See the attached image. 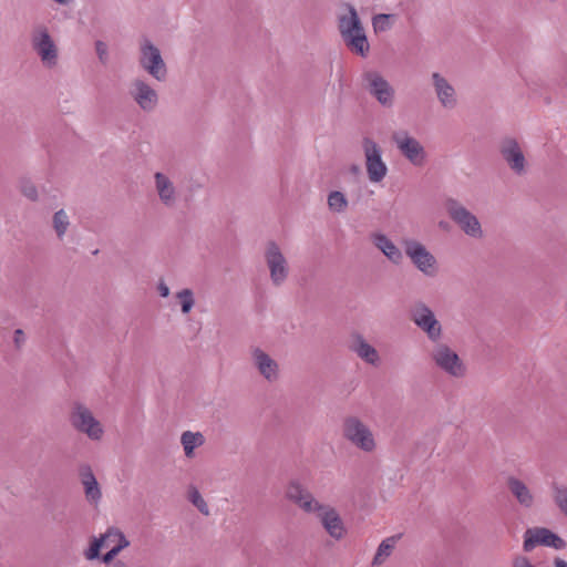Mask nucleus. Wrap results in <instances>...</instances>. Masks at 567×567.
I'll list each match as a JSON object with an SVG mask.
<instances>
[{
  "label": "nucleus",
  "instance_id": "obj_8",
  "mask_svg": "<svg viewBox=\"0 0 567 567\" xmlns=\"http://www.w3.org/2000/svg\"><path fill=\"white\" fill-rule=\"evenodd\" d=\"M403 248L414 267L426 277H435L439 264L435 256L420 241L404 239Z\"/></svg>",
  "mask_w": 567,
  "mask_h": 567
},
{
  "label": "nucleus",
  "instance_id": "obj_18",
  "mask_svg": "<svg viewBox=\"0 0 567 567\" xmlns=\"http://www.w3.org/2000/svg\"><path fill=\"white\" fill-rule=\"evenodd\" d=\"M130 96L144 112H153L158 104V94L145 80L134 79L131 83Z\"/></svg>",
  "mask_w": 567,
  "mask_h": 567
},
{
  "label": "nucleus",
  "instance_id": "obj_4",
  "mask_svg": "<svg viewBox=\"0 0 567 567\" xmlns=\"http://www.w3.org/2000/svg\"><path fill=\"white\" fill-rule=\"evenodd\" d=\"M411 321L425 333L427 339L436 343L443 337V327L433 310L424 301H415L410 308Z\"/></svg>",
  "mask_w": 567,
  "mask_h": 567
},
{
  "label": "nucleus",
  "instance_id": "obj_7",
  "mask_svg": "<svg viewBox=\"0 0 567 567\" xmlns=\"http://www.w3.org/2000/svg\"><path fill=\"white\" fill-rule=\"evenodd\" d=\"M444 207L449 217L465 235L475 239H481L483 237L484 233L478 218L458 200L447 198L444 203Z\"/></svg>",
  "mask_w": 567,
  "mask_h": 567
},
{
  "label": "nucleus",
  "instance_id": "obj_33",
  "mask_svg": "<svg viewBox=\"0 0 567 567\" xmlns=\"http://www.w3.org/2000/svg\"><path fill=\"white\" fill-rule=\"evenodd\" d=\"M175 297L179 300L181 311L184 315L189 313L195 305L193 290L189 288L182 289L175 295Z\"/></svg>",
  "mask_w": 567,
  "mask_h": 567
},
{
  "label": "nucleus",
  "instance_id": "obj_28",
  "mask_svg": "<svg viewBox=\"0 0 567 567\" xmlns=\"http://www.w3.org/2000/svg\"><path fill=\"white\" fill-rule=\"evenodd\" d=\"M398 538L399 536H391L381 542L373 557L372 566L382 565L391 556Z\"/></svg>",
  "mask_w": 567,
  "mask_h": 567
},
{
  "label": "nucleus",
  "instance_id": "obj_14",
  "mask_svg": "<svg viewBox=\"0 0 567 567\" xmlns=\"http://www.w3.org/2000/svg\"><path fill=\"white\" fill-rule=\"evenodd\" d=\"M364 87L384 107L394 103L395 91L392 85L378 72L367 71L362 75Z\"/></svg>",
  "mask_w": 567,
  "mask_h": 567
},
{
  "label": "nucleus",
  "instance_id": "obj_34",
  "mask_svg": "<svg viewBox=\"0 0 567 567\" xmlns=\"http://www.w3.org/2000/svg\"><path fill=\"white\" fill-rule=\"evenodd\" d=\"M19 190L27 199L31 202L39 200L38 187L30 178L23 177L19 181Z\"/></svg>",
  "mask_w": 567,
  "mask_h": 567
},
{
  "label": "nucleus",
  "instance_id": "obj_25",
  "mask_svg": "<svg viewBox=\"0 0 567 567\" xmlns=\"http://www.w3.org/2000/svg\"><path fill=\"white\" fill-rule=\"evenodd\" d=\"M110 538L117 539V544L113 546L106 554L103 555L102 561L105 565L113 564L115 561V557L126 547L130 546L128 539L125 535L117 528H109L106 530V540Z\"/></svg>",
  "mask_w": 567,
  "mask_h": 567
},
{
  "label": "nucleus",
  "instance_id": "obj_30",
  "mask_svg": "<svg viewBox=\"0 0 567 567\" xmlns=\"http://www.w3.org/2000/svg\"><path fill=\"white\" fill-rule=\"evenodd\" d=\"M70 225V217L64 209H59L53 214L52 227L59 239H63Z\"/></svg>",
  "mask_w": 567,
  "mask_h": 567
},
{
  "label": "nucleus",
  "instance_id": "obj_6",
  "mask_svg": "<svg viewBox=\"0 0 567 567\" xmlns=\"http://www.w3.org/2000/svg\"><path fill=\"white\" fill-rule=\"evenodd\" d=\"M69 420L74 430L85 434L90 440L100 441L103 437V425L83 403H73Z\"/></svg>",
  "mask_w": 567,
  "mask_h": 567
},
{
  "label": "nucleus",
  "instance_id": "obj_37",
  "mask_svg": "<svg viewBox=\"0 0 567 567\" xmlns=\"http://www.w3.org/2000/svg\"><path fill=\"white\" fill-rule=\"evenodd\" d=\"M513 567H535L530 560L523 555L515 556L513 559Z\"/></svg>",
  "mask_w": 567,
  "mask_h": 567
},
{
  "label": "nucleus",
  "instance_id": "obj_27",
  "mask_svg": "<svg viewBox=\"0 0 567 567\" xmlns=\"http://www.w3.org/2000/svg\"><path fill=\"white\" fill-rule=\"evenodd\" d=\"M550 495L556 508L567 518V486L557 482L551 483Z\"/></svg>",
  "mask_w": 567,
  "mask_h": 567
},
{
  "label": "nucleus",
  "instance_id": "obj_1",
  "mask_svg": "<svg viewBox=\"0 0 567 567\" xmlns=\"http://www.w3.org/2000/svg\"><path fill=\"white\" fill-rule=\"evenodd\" d=\"M285 497L307 514H317L330 537L340 540L346 535L344 524L330 505L320 503L299 481H290L285 489Z\"/></svg>",
  "mask_w": 567,
  "mask_h": 567
},
{
  "label": "nucleus",
  "instance_id": "obj_10",
  "mask_svg": "<svg viewBox=\"0 0 567 567\" xmlns=\"http://www.w3.org/2000/svg\"><path fill=\"white\" fill-rule=\"evenodd\" d=\"M362 148L369 181L371 183L382 182L388 174V166L382 159L381 147L372 138L364 137Z\"/></svg>",
  "mask_w": 567,
  "mask_h": 567
},
{
  "label": "nucleus",
  "instance_id": "obj_23",
  "mask_svg": "<svg viewBox=\"0 0 567 567\" xmlns=\"http://www.w3.org/2000/svg\"><path fill=\"white\" fill-rule=\"evenodd\" d=\"M349 349L369 364L377 365L380 361L377 349L369 344L360 333L351 336Z\"/></svg>",
  "mask_w": 567,
  "mask_h": 567
},
{
  "label": "nucleus",
  "instance_id": "obj_3",
  "mask_svg": "<svg viewBox=\"0 0 567 567\" xmlns=\"http://www.w3.org/2000/svg\"><path fill=\"white\" fill-rule=\"evenodd\" d=\"M342 437L355 449L364 453H373L377 450V440L371 427L360 417L346 416L341 425Z\"/></svg>",
  "mask_w": 567,
  "mask_h": 567
},
{
  "label": "nucleus",
  "instance_id": "obj_13",
  "mask_svg": "<svg viewBox=\"0 0 567 567\" xmlns=\"http://www.w3.org/2000/svg\"><path fill=\"white\" fill-rule=\"evenodd\" d=\"M265 261L269 270L274 286H281L289 275V266L286 257L275 241H269L265 249Z\"/></svg>",
  "mask_w": 567,
  "mask_h": 567
},
{
  "label": "nucleus",
  "instance_id": "obj_9",
  "mask_svg": "<svg viewBox=\"0 0 567 567\" xmlns=\"http://www.w3.org/2000/svg\"><path fill=\"white\" fill-rule=\"evenodd\" d=\"M140 65L157 81H164L167 76V68L161 51L152 41L144 38L140 44Z\"/></svg>",
  "mask_w": 567,
  "mask_h": 567
},
{
  "label": "nucleus",
  "instance_id": "obj_24",
  "mask_svg": "<svg viewBox=\"0 0 567 567\" xmlns=\"http://www.w3.org/2000/svg\"><path fill=\"white\" fill-rule=\"evenodd\" d=\"M373 245L383 252V255L394 265H400L403 260V255L400 248L384 234L372 235Z\"/></svg>",
  "mask_w": 567,
  "mask_h": 567
},
{
  "label": "nucleus",
  "instance_id": "obj_19",
  "mask_svg": "<svg viewBox=\"0 0 567 567\" xmlns=\"http://www.w3.org/2000/svg\"><path fill=\"white\" fill-rule=\"evenodd\" d=\"M431 80L441 106L446 110L455 109L457 105V93L454 86L439 72H433Z\"/></svg>",
  "mask_w": 567,
  "mask_h": 567
},
{
  "label": "nucleus",
  "instance_id": "obj_36",
  "mask_svg": "<svg viewBox=\"0 0 567 567\" xmlns=\"http://www.w3.org/2000/svg\"><path fill=\"white\" fill-rule=\"evenodd\" d=\"M95 51L102 63H106L107 61V45L103 41L95 42Z\"/></svg>",
  "mask_w": 567,
  "mask_h": 567
},
{
  "label": "nucleus",
  "instance_id": "obj_38",
  "mask_svg": "<svg viewBox=\"0 0 567 567\" xmlns=\"http://www.w3.org/2000/svg\"><path fill=\"white\" fill-rule=\"evenodd\" d=\"M13 341H14L17 348H20V347H22L24 344V342H25V334H24L23 330L17 329L14 331Z\"/></svg>",
  "mask_w": 567,
  "mask_h": 567
},
{
  "label": "nucleus",
  "instance_id": "obj_16",
  "mask_svg": "<svg viewBox=\"0 0 567 567\" xmlns=\"http://www.w3.org/2000/svg\"><path fill=\"white\" fill-rule=\"evenodd\" d=\"M498 151L503 161L516 175L525 174L526 158L516 138L509 136L504 137L499 142Z\"/></svg>",
  "mask_w": 567,
  "mask_h": 567
},
{
  "label": "nucleus",
  "instance_id": "obj_11",
  "mask_svg": "<svg viewBox=\"0 0 567 567\" xmlns=\"http://www.w3.org/2000/svg\"><path fill=\"white\" fill-rule=\"evenodd\" d=\"M32 49L39 55L47 68H53L58 63V48L44 25H38L31 33Z\"/></svg>",
  "mask_w": 567,
  "mask_h": 567
},
{
  "label": "nucleus",
  "instance_id": "obj_26",
  "mask_svg": "<svg viewBox=\"0 0 567 567\" xmlns=\"http://www.w3.org/2000/svg\"><path fill=\"white\" fill-rule=\"evenodd\" d=\"M181 443L186 457L194 456V450L205 443V437L200 432L185 431L181 435Z\"/></svg>",
  "mask_w": 567,
  "mask_h": 567
},
{
  "label": "nucleus",
  "instance_id": "obj_17",
  "mask_svg": "<svg viewBox=\"0 0 567 567\" xmlns=\"http://www.w3.org/2000/svg\"><path fill=\"white\" fill-rule=\"evenodd\" d=\"M153 178L154 190L159 203L167 209L175 208L179 203L181 193L174 181L163 172H155Z\"/></svg>",
  "mask_w": 567,
  "mask_h": 567
},
{
  "label": "nucleus",
  "instance_id": "obj_2",
  "mask_svg": "<svg viewBox=\"0 0 567 567\" xmlns=\"http://www.w3.org/2000/svg\"><path fill=\"white\" fill-rule=\"evenodd\" d=\"M346 7L348 13L339 17L338 30L347 48L352 53L365 58L370 52L365 30L355 8L352 4H347Z\"/></svg>",
  "mask_w": 567,
  "mask_h": 567
},
{
  "label": "nucleus",
  "instance_id": "obj_39",
  "mask_svg": "<svg viewBox=\"0 0 567 567\" xmlns=\"http://www.w3.org/2000/svg\"><path fill=\"white\" fill-rule=\"evenodd\" d=\"M157 291H158L159 296L163 297V298H166V297L169 296V288H168V286L163 280H161L158 282Z\"/></svg>",
  "mask_w": 567,
  "mask_h": 567
},
{
  "label": "nucleus",
  "instance_id": "obj_31",
  "mask_svg": "<svg viewBox=\"0 0 567 567\" xmlns=\"http://www.w3.org/2000/svg\"><path fill=\"white\" fill-rule=\"evenodd\" d=\"M395 20L394 14L379 13L372 18V27L375 33L389 31Z\"/></svg>",
  "mask_w": 567,
  "mask_h": 567
},
{
  "label": "nucleus",
  "instance_id": "obj_40",
  "mask_svg": "<svg viewBox=\"0 0 567 567\" xmlns=\"http://www.w3.org/2000/svg\"><path fill=\"white\" fill-rule=\"evenodd\" d=\"M554 567H567V561L557 557L554 559Z\"/></svg>",
  "mask_w": 567,
  "mask_h": 567
},
{
  "label": "nucleus",
  "instance_id": "obj_41",
  "mask_svg": "<svg viewBox=\"0 0 567 567\" xmlns=\"http://www.w3.org/2000/svg\"><path fill=\"white\" fill-rule=\"evenodd\" d=\"M359 171H360V168H359V166H357V165H353V166L351 167V172H352V173H354V174L359 173Z\"/></svg>",
  "mask_w": 567,
  "mask_h": 567
},
{
  "label": "nucleus",
  "instance_id": "obj_15",
  "mask_svg": "<svg viewBox=\"0 0 567 567\" xmlns=\"http://www.w3.org/2000/svg\"><path fill=\"white\" fill-rule=\"evenodd\" d=\"M543 545L555 549H565L567 543L546 527L528 528L524 533L523 549L530 553L536 546Z\"/></svg>",
  "mask_w": 567,
  "mask_h": 567
},
{
  "label": "nucleus",
  "instance_id": "obj_32",
  "mask_svg": "<svg viewBox=\"0 0 567 567\" xmlns=\"http://www.w3.org/2000/svg\"><path fill=\"white\" fill-rule=\"evenodd\" d=\"M187 498L203 515L208 516L210 514L206 501L203 498L199 491L195 486H189Z\"/></svg>",
  "mask_w": 567,
  "mask_h": 567
},
{
  "label": "nucleus",
  "instance_id": "obj_22",
  "mask_svg": "<svg viewBox=\"0 0 567 567\" xmlns=\"http://www.w3.org/2000/svg\"><path fill=\"white\" fill-rule=\"evenodd\" d=\"M79 476L86 502L93 506H97L102 499V489L91 466L82 465L79 468Z\"/></svg>",
  "mask_w": 567,
  "mask_h": 567
},
{
  "label": "nucleus",
  "instance_id": "obj_21",
  "mask_svg": "<svg viewBox=\"0 0 567 567\" xmlns=\"http://www.w3.org/2000/svg\"><path fill=\"white\" fill-rule=\"evenodd\" d=\"M251 360L259 374L268 382H275L279 378V365L277 361L260 348L251 349Z\"/></svg>",
  "mask_w": 567,
  "mask_h": 567
},
{
  "label": "nucleus",
  "instance_id": "obj_29",
  "mask_svg": "<svg viewBox=\"0 0 567 567\" xmlns=\"http://www.w3.org/2000/svg\"><path fill=\"white\" fill-rule=\"evenodd\" d=\"M327 205L330 212L342 214L348 209L349 200L342 192L332 190L328 194Z\"/></svg>",
  "mask_w": 567,
  "mask_h": 567
},
{
  "label": "nucleus",
  "instance_id": "obj_42",
  "mask_svg": "<svg viewBox=\"0 0 567 567\" xmlns=\"http://www.w3.org/2000/svg\"><path fill=\"white\" fill-rule=\"evenodd\" d=\"M107 543H115V544H117V539L110 538V539H107Z\"/></svg>",
  "mask_w": 567,
  "mask_h": 567
},
{
  "label": "nucleus",
  "instance_id": "obj_5",
  "mask_svg": "<svg viewBox=\"0 0 567 567\" xmlns=\"http://www.w3.org/2000/svg\"><path fill=\"white\" fill-rule=\"evenodd\" d=\"M434 365L445 374L461 379L466 374V365L460 355L446 343L436 342L430 352Z\"/></svg>",
  "mask_w": 567,
  "mask_h": 567
},
{
  "label": "nucleus",
  "instance_id": "obj_20",
  "mask_svg": "<svg viewBox=\"0 0 567 567\" xmlns=\"http://www.w3.org/2000/svg\"><path fill=\"white\" fill-rule=\"evenodd\" d=\"M506 486L520 507L525 509H530L536 505V494L520 478L515 476H508L506 480Z\"/></svg>",
  "mask_w": 567,
  "mask_h": 567
},
{
  "label": "nucleus",
  "instance_id": "obj_12",
  "mask_svg": "<svg viewBox=\"0 0 567 567\" xmlns=\"http://www.w3.org/2000/svg\"><path fill=\"white\" fill-rule=\"evenodd\" d=\"M400 153L414 166H423L426 161V152L423 145L408 131H395L391 135Z\"/></svg>",
  "mask_w": 567,
  "mask_h": 567
},
{
  "label": "nucleus",
  "instance_id": "obj_35",
  "mask_svg": "<svg viewBox=\"0 0 567 567\" xmlns=\"http://www.w3.org/2000/svg\"><path fill=\"white\" fill-rule=\"evenodd\" d=\"M106 545V533L101 535L99 538H93L90 547L85 550L84 556L87 560L99 558L101 548Z\"/></svg>",
  "mask_w": 567,
  "mask_h": 567
}]
</instances>
